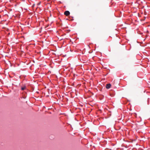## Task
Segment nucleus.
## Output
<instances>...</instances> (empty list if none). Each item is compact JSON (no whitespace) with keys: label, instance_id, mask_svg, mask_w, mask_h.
<instances>
[{"label":"nucleus","instance_id":"nucleus-1","mask_svg":"<svg viewBox=\"0 0 150 150\" xmlns=\"http://www.w3.org/2000/svg\"><path fill=\"white\" fill-rule=\"evenodd\" d=\"M70 12L68 11H66L64 12V14L66 16H68L70 14Z\"/></svg>","mask_w":150,"mask_h":150},{"label":"nucleus","instance_id":"nucleus-2","mask_svg":"<svg viewBox=\"0 0 150 150\" xmlns=\"http://www.w3.org/2000/svg\"><path fill=\"white\" fill-rule=\"evenodd\" d=\"M111 86V85L110 84V83L107 84L106 85V88L107 89H109L110 87Z\"/></svg>","mask_w":150,"mask_h":150},{"label":"nucleus","instance_id":"nucleus-3","mask_svg":"<svg viewBox=\"0 0 150 150\" xmlns=\"http://www.w3.org/2000/svg\"><path fill=\"white\" fill-rule=\"evenodd\" d=\"M25 88H26V87L25 86L22 87L21 88V89L22 90H23L25 89Z\"/></svg>","mask_w":150,"mask_h":150}]
</instances>
